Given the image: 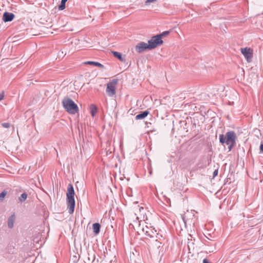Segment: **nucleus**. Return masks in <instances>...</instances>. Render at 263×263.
<instances>
[{
    "label": "nucleus",
    "instance_id": "obj_10",
    "mask_svg": "<svg viewBox=\"0 0 263 263\" xmlns=\"http://www.w3.org/2000/svg\"><path fill=\"white\" fill-rule=\"evenodd\" d=\"M149 112L148 110H145L140 112L136 116L135 119L136 120H141L144 119L147 115L149 114Z\"/></svg>",
    "mask_w": 263,
    "mask_h": 263
},
{
    "label": "nucleus",
    "instance_id": "obj_23",
    "mask_svg": "<svg viewBox=\"0 0 263 263\" xmlns=\"http://www.w3.org/2000/svg\"><path fill=\"white\" fill-rule=\"evenodd\" d=\"M218 170H216L214 171V173H213V177H215L217 175H218Z\"/></svg>",
    "mask_w": 263,
    "mask_h": 263
},
{
    "label": "nucleus",
    "instance_id": "obj_26",
    "mask_svg": "<svg viewBox=\"0 0 263 263\" xmlns=\"http://www.w3.org/2000/svg\"><path fill=\"white\" fill-rule=\"evenodd\" d=\"M182 219H183V221L184 222V223H185V219H184V217L183 215L182 216Z\"/></svg>",
    "mask_w": 263,
    "mask_h": 263
},
{
    "label": "nucleus",
    "instance_id": "obj_5",
    "mask_svg": "<svg viewBox=\"0 0 263 263\" xmlns=\"http://www.w3.org/2000/svg\"><path fill=\"white\" fill-rule=\"evenodd\" d=\"M163 41L158 35H154L148 41V44L151 50L163 44Z\"/></svg>",
    "mask_w": 263,
    "mask_h": 263
},
{
    "label": "nucleus",
    "instance_id": "obj_19",
    "mask_svg": "<svg viewBox=\"0 0 263 263\" xmlns=\"http://www.w3.org/2000/svg\"><path fill=\"white\" fill-rule=\"evenodd\" d=\"M2 126L4 128H8L10 127V124L9 123L5 122L2 124Z\"/></svg>",
    "mask_w": 263,
    "mask_h": 263
},
{
    "label": "nucleus",
    "instance_id": "obj_4",
    "mask_svg": "<svg viewBox=\"0 0 263 263\" xmlns=\"http://www.w3.org/2000/svg\"><path fill=\"white\" fill-rule=\"evenodd\" d=\"M117 82V79H113L107 84L106 92L109 97H111L115 95Z\"/></svg>",
    "mask_w": 263,
    "mask_h": 263
},
{
    "label": "nucleus",
    "instance_id": "obj_15",
    "mask_svg": "<svg viewBox=\"0 0 263 263\" xmlns=\"http://www.w3.org/2000/svg\"><path fill=\"white\" fill-rule=\"evenodd\" d=\"M67 0H62L60 5L59 6V10H63L65 8L66 3Z\"/></svg>",
    "mask_w": 263,
    "mask_h": 263
},
{
    "label": "nucleus",
    "instance_id": "obj_20",
    "mask_svg": "<svg viewBox=\"0 0 263 263\" xmlns=\"http://www.w3.org/2000/svg\"><path fill=\"white\" fill-rule=\"evenodd\" d=\"M157 0H146L145 2V5H149L152 2H156Z\"/></svg>",
    "mask_w": 263,
    "mask_h": 263
},
{
    "label": "nucleus",
    "instance_id": "obj_16",
    "mask_svg": "<svg viewBox=\"0 0 263 263\" xmlns=\"http://www.w3.org/2000/svg\"><path fill=\"white\" fill-rule=\"evenodd\" d=\"M27 196L28 195L26 193H23L22 194H21V196L18 198L19 201L21 202H23L25 201L27 198Z\"/></svg>",
    "mask_w": 263,
    "mask_h": 263
},
{
    "label": "nucleus",
    "instance_id": "obj_6",
    "mask_svg": "<svg viewBox=\"0 0 263 263\" xmlns=\"http://www.w3.org/2000/svg\"><path fill=\"white\" fill-rule=\"evenodd\" d=\"M135 50L138 53H142L146 50H151V49L147 43L140 42L135 46Z\"/></svg>",
    "mask_w": 263,
    "mask_h": 263
},
{
    "label": "nucleus",
    "instance_id": "obj_3",
    "mask_svg": "<svg viewBox=\"0 0 263 263\" xmlns=\"http://www.w3.org/2000/svg\"><path fill=\"white\" fill-rule=\"evenodd\" d=\"M62 104L66 111L70 114L74 115L79 111L78 105L69 98H64Z\"/></svg>",
    "mask_w": 263,
    "mask_h": 263
},
{
    "label": "nucleus",
    "instance_id": "obj_18",
    "mask_svg": "<svg viewBox=\"0 0 263 263\" xmlns=\"http://www.w3.org/2000/svg\"><path fill=\"white\" fill-rule=\"evenodd\" d=\"M170 33V30H168V31H164L162 33H160L157 35L159 36V37H160L161 39H162V38L163 37L167 36V35L169 34Z\"/></svg>",
    "mask_w": 263,
    "mask_h": 263
},
{
    "label": "nucleus",
    "instance_id": "obj_27",
    "mask_svg": "<svg viewBox=\"0 0 263 263\" xmlns=\"http://www.w3.org/2000/svg\"><path fill=\"white\" fill-rule=\"evenodd\" d=\"M156 241L157 243H158L159 244H161V243L159 241H158L157 240H156Z\"/></svg>",
    "mask_w": 263,
    "mask_h": 263
},
{
    "label": "nucleus",
    "instance_id": "obj_21",
    "mask_svg": "<svg viewBox=\"0 0 263 263\" xmlns=\"http://www.w3.org/2000/svg\"><path fill=\"white\" fill-rule=\"evenodd\" d=\"M259 149H260V151L259 153H263V144H261L260 145Z\"/></svg>",
    "mask_w": 263,
    "mask_h": 263
},
{
    "label": "nucleus",
    "instance_id": "obj_14",
    "mask_svg": "<svg viewBox=\"0 0 263 263\" xmlns=\"http://www.w3.org/2000/svg\"><path fill=\"white\" fill-rule=\"evenodd\" d=\"M90 113H91V116L92 117H94L96 115V114H97V111H98V109H97V107L95 105L92 104L90 106Z\"/></svg>",
    "mask_w": 263,
    "mask_h": 263
},
{
    "label": "nucleus",
    "instance_id": "obj_11",
    "mask_svg": "<svg viewBox=\"0 0 263 263\" xmlns=\"http://www.w3.org/2000/svg\"><path fill=\"white\" fill-rule=\"evenodd\" d=\"M101 225L99 223H95L92 224L93 232L95 235H98L100 231Z\"/></svg>",
    "mask_w": 263,
    "mask_h": 263
},
{
    "label": "nucleus",
    "instance_id": "obj_1",
    "mask_svg": "<svg viewBox=\"0 0 263 263\" xmlns=\"http://www.w3.org/2000/svg\"><path fill=\"white\" fill-rule=\"evenodd\" d=\"M219 137L220 143L222 144H226L228 146L229 151L236 144V136L234 131L227 132L225 136L223 134H220Z\"/></svg>",
    "mask_w": 263,
    "mask_h": 263
},
{
    "label": "nucleus",
    "instance_id": "obj_22",
    "mask_svg": "<svg viewBox=\"0 0 263 263\" xmlns=\"http://www.w3.org/2000/svg\"><path fill=\"white\" fill-rule=\"evenodd\" d=\"M4 97V92H2L1 93H0V101L2 100Z\"/></svg>",
    "mask_w": 263,
    "mask_h": 263
},
{
    "label": "nucleus",
    "instance_id": "obj_7",
    "mask_svg": "<svg viewBox=\"0 0 263 263\" xmlns=\"http://www.w3.org/2000/svg\"><path fill=\"white\" fill-rule=\"evenodd\" d=\"M241 53L243 54L247 62H250L253 58V53L252 50L249 48H241Z\"/></svg>",
    "mask_w": 263,
    "mask_h": 263
},
{
    "label": "nucleus",
    "instance_id": "obj_25",
    "mask_svg": "<svg viewBox=\"0 0 263 263\" xmlns=\"http://www.w3.org/2000/svg\"><path fill=\"white\" fill-rule=\"evenodd\" d=\"M203 263H211L208 259L205 258L203 260Z\"/></svg>",
    "mask_w": 263,
    "mask_h": 263
},
{
    "label": "nucleus",
    "instance_id": "obj_9",
    "mask_svg": "<svg viewBox=\"0 0 263 263\" xmlns=\"http://www.w3.org/2000/svg\"><path fill=\"white\" fill-rule=\"evenodd\" d=\"M15 221V215L14 213H13L8 218V227L10 229H12L13 227L14 223Z\"/></svg>",
    "mask_w": 263,
    "mask_h": 263
},
{
    "label": "nucleus",
    "instance_id": "obj_13",
    "mask_svg": "<svg viewBox=\"0 0 263 263\" xmlns=\"http://www.w3.org/2000/svg\"><path fill=\"white\" fill-rule=\"evenodd\" d=\"M112 53L115 57L117 58L121 62L125 61V59L122 57V55L121 53L117 51H112Z\"/></svg>",
    "mask_w": 263,
    "mask_h": 263
},
{
    "label": "nucleus",
    "instance_id": "obj_24",
    "mask_svg": "<svg viewBox=\"0 0 263 263\" xmlns=\"http://www.w3.org/2000/svg\"><path fill=\"white\" fill-rule=\"evenodd\" d=\"M145 234H146L147 236H148L149 237H151V238H152V237H154L153 235H152L151 234H150L148 231H146V232H145Z\"/></svg>",
    "mask_w": 263,
    "mask_h": 263
},
{
    "label": "nucleus",
    "instance_id": "obj_17",
    "mask_svg": "<svg viewBox=\"0 0 263 263\" xmlns=\"http://www.w3.org/2000/svg\"><path fill=\"white\" fill-rule=\"evenodd\" d=\"M7 194L8 192L6 190H4L0 193V202L3 201L4 198L6 197Z\"/></svg>",
    "mask_w": 263,
    "mask_h": 263
},
{
    "label": "nucleus",
    "instance_id": "obj_2",
    "mask_svg": "<svg viewBox=\"0 0 263 263\" xmlns=\"http://www.w3.org/2000/svg\"><path fill=\"white\" fill-rule=\"evenodd\" d=\"M74 194L73 185L71 184H69L67 186V192L66 193V203L68 213L70 214H72L74 211Z\"/></svg>",
    "mask_w": 263,
    "mask_h": 263
},
{
    "label": "nucleus",
    "instance_id": "obj_8",
    "mask_svg": "<svg viewBox=\"0 0 263 263\" xmlns=\"http://www.w3.org/2000/svg\"><path fill=\"white\" fill-rule=\"evenodd\" d=\"M15 17V15L13 13L5 12L3 14V20L5 22H11L12 21Z\"/></svg>",
    "mask_w": 263,
    "mask_h": 263
},
{
    "label": "nucleus",
    "instance_id": "obj_12",
    "mask_svg": "<svg viewBox=\"0 0 263 263\" xmlns=\"http://www.w3.org/2000/svg\"><path fill=\"white\" fill-rule=\"evenodd\" d=\"M84 64L98 66L101 68H103L104 67V65H103L102 64H101L100 63L98 62L87 61V62H85L84 63Z\"/></svg>",
    "mask_w": 263,
    "mask_h": 263
}]
</instances>
